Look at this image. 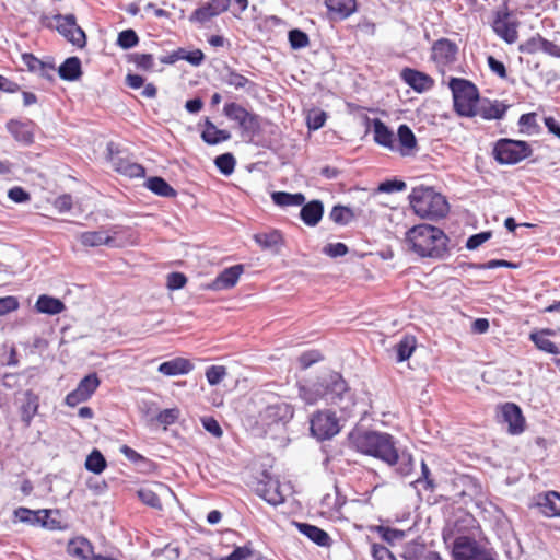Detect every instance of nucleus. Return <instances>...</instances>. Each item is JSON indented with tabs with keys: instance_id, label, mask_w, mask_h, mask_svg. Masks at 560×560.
<instances>
[{
	"instance_id": "a878e982",
	"label": "nucleus",
	"mask_w": 560,
	"mask_h": 560,
	"mask_svg": "<svg viewBox=\"0 0 560 560\" xmlns=\"http://www.w3.org/2000/svg\"><path fill=\"white\" fill-rule=\"evenodd\" d=\"M324 214V206L319 200H312L302 205L300 217L308 226H315L322 220Z\"/></svg>"
},
{
	"instance_id": "f3484780",
	"label": "nucleus",
	"mask_w": 560,
	"mask_h": 560,
	"mask_svg": "<svg viewBox=\"0 0 560 560\" xmlns=\"http://www.w3.org/2000/svg\"><path fill=\"white\" fill-rule=\"evenodd\" d=\"M418 148L417 139L412 130L407 125H400L397 130V139H394L393 152L401 156H411Z\"/></svg>"
},
{
	"instance_id": "09e8293b",
	"label": "nucleus",
	"mask_w": 560,
	"mask_h": 560,
	"mask_svg": "<svg viewBox=\"0 0 560 560\" xmlns=\"http://www.w3.org/2000/svg\"><path fill=\"white\" fill-rule=\"evenodd\" d=\"M46 512L47 517H39L40 521L38 522V525L50 530L62 529L63 526L61 521L57 518V516H59V511L46 509Z\"/></svg>"
},
{
	"instance_id": "4c0bfd02",
	"label": "nucleus",
	"mask_w": 560,
	"mask_h": 560,
	"mask_svg": "<svg viewBox=\"0 0 560 560\" xmlns=\"http://www.w3.org/2000/svg\"><path fill=\"white\" fill-rule=\"evenodd\" d=\"M272 200L276 205L281 207L302 206L305 201L303 194H290L285 191H276L272 194Z\"/></svg>"
},
{
	"instance_id": "9b49d317",
	"label": "nucleus",
	"mask_w": 560,
	"mask_h": 560,
	"mask_svg": "<svg viewBox=\"0 0 560 560\" xmlns=\"http://www.w3.org/2000/svg\"><path fill=\"white\" fill-rule=\"evenodd\" d=\"M58 21L57 31L65 36L71 44L83 48L86 44L84 31L77 25L75 18L72 14L56 15Z\"/></svg>"
},
{
	"instance_id": "79ce46f5",
	"label": "nucleus",
	"mask_w": 560,
	"mask_h": 560,
	"mask_svg": "<svg viewBox=\"0 0 560 560\" xmlns=\"http://www.w3.org/2000/svg\"><path fill=\"white\" fill-rule=\"evenodd\" d=\"M107 467V463L103 454L98 450H93L86 457L85 468L94 474H101Z\"/></svg>"
},
{
	"instance_id": "338daca9",
	"label": "nucleus",
	"mask_w": 560,
	"mask_h": 560,
	"mask_svg": "<svg viewBox=\"0 0 560 560\" xmlns=\"http://www.w3.org/2000/svg\"><path fill=\"white\" fill-rule=\"evenodd\" d=\"M178 416L179 410L177 408L164 409L158 415L156 419L160 423L170 425L177 420Z\"/></svg>"
},
{
	"instance_id": "864d4df0",
	"label": "nucleus",
	"mask_w": 560,
	"mask_h": 560,
	"mask_svg": "<svg viewBox=\"0 0 560 560\" xmlns=\"http://www.w3.org/2000/svg\"><path fill=\"white\" fill-rule=\"evenodd\" d=\"M212 8L207 3L198 9H196L192 14L189 16V21L192 23H205L209 21L211 18L217 16Z\"/></svg>"
},
{
	"instance_id": "7ed1b4c3",
	"label": "nucleus",
	"mask_w": 560,
	"mask_h": 560,
	"mask_svg": "<svg viewBox=\"0 0 560 560\" xmlns=\"http://www.w3.org/2000/svg\"><path fill=\"white\" fill-rule=\"evenodd\" d=\"M409 199L415 213L422 219L439 220L450 211L446 198L431 187L412 188Z\"/></svg>"
},
{
	"instance_id": "69168bd1",
	"label": "nucleus",
	"mask_w": 560,
	"mask_h": 560,
	"mask_svg": "<svg viewBox=\"0 0 560 560\" xmlns=\"http://www.w3.org/2000/svg\"><path fill=\"white\" fill-rule=\"evenodd\" d=\"M19 301L15 296L8 295L0 298V315H5L19 308Z\"/></svg>"
},
{
	"instance_id": "2eb2a0df",
	"label": "nucleus",
	"mask_w": 560,
	"mask_h": 560,
	"mask_svg": "<svg viewBox=\"0 0 560 560\" xmlns=\"http://www.w3.org/2000/svg\"><path fill=\"white\" fill-rule=\"evenodd\" d=\"M502 420L508 423V431L512 435H517L525 430V418L522 409L514 402H505L500 407Z\"/></svg>"
},
{
	"instance_id": "58836bf2",
	"label": "nucleus",
	"mask_w": 560,
	"mask_h": 560,
	"mask_svg": "<svg viewBox=\"0 0 560 560\" xmlns=\"http://www.w3.org/2000/svg\"><path fill=\"white\" fill-rule=\"evenodd\" d=\"M201 138L208 144H217L228 140L230 135L225 130L218 129L213 124L207 122L201 133Z\"/></svg>"
},
{
	"instance_id": "8fccbe9b",
	"label": "nucleus",
	"mask_w": 560,
	"mask_h": 560,
	"mask_svg": "<svg viewBox=\"0 0 560 560\" xmlns=\"http://www.w3.org/2000/svg\"><path fill=\"white\" fill-rule=\"evenodd\" d=\"M214 164L222 174L230 175L234 172L235 159L231 153H224L215 158Z\"/></svg>"
},
{
	"instance_id": "1a4fd4ad",
	"label": "nucleus",
	"mask_w": 560,
	"mask_h": 560,
	"mask_svg": "<svg viewBox=\"0 0 560 560\" xmlns=\"http://www.w3.org/2000/svg\"><path fill=\"white\" fill-rule=\"evenodd\" d=\"M127 231H129V229L115 225L108 231L101 229L97 231L82 232L79 234L78 240L85 247H97L102 245L114 246L116 236Z\"/></svg>"
},
{
	"instance_id": "f704fd0d",
	"label": "nucleus",
	"mask_w": 560,
	"mask_h": 560,
	"mask_svg": "<svg viewBox=\"0 0 560 560\" xmlns=\"http://www.w3.org/2000/svg\"><path fill=\"white\" fill-rule=\"evenodd\" d=\"M417 348V339L413 335H405L395 346L397 361L404 362L408 360Z\"/></svg>"
},
{
	"instance_id": "7c9ffc66",
	"label": "nucleus",
	"mask_w": 560,
	"mask_h": 560,
	"mask_svg": "<svg viewBox=\"0 0 560 560\" xmlns=\"http://www.w3.org/2000/svg\"><path fill=\"white\" fill-rule=\"evenodd\" d=\"M553 331L551 329H541L539 331H533L529 335V339L535 343V346L547 353L558 354L559 348L556 346L553 341H551L548 336L552 335Z\"/></svg>"
},
{
	"instance_id": "0eeeda50",
	"label": "nucleus",
	"mask_w": 560,
	"mask_h": 560,
	"mask_svg": "<svg viewBox=\"0 0 560 560\" xmlns=\"http://www.w3.org/2000/svg\"><path fill=\"white\" fill-rule=\"evenodd\" d=\"M225 115L234 127L242 131V135L253 137L259 131L260 124L258 116L248 112L246 107H224Z\"/></svg>"
},
{
	"instance_id": "c03bdc74",
	"label": "nucleus",
	"mask_w": 560,
	"mask_h": 560,
	"mask_svg": "<svg viewBox=\"0 0 560 560\" xmlns=\"http://www.w3.org/2000/svg\"><path fill=\"white\" fill-rule=\"evenodd\" d=\"M221 78L225 84H228L230 86H234L235 89L245 88L247 84H249V80L247 78H245L244 75H242L240 73L234 72L230 68H226L222 72Z\"/></svg>"
},
{
	"instance_id": "ea45409f",
	"label": "nucleus",
	"mask_w": 560,
	"mask_h": 560,
	"mask_svg": "<svg viewBox=\"0 0 560 560\" xmlns=\"http://www.w3.org/2000/svg\"><path fill=\"white\" fill-rule=\"evenodd\" d=\"M427 550L424 542L412 540L405 545L401 556L405 560H423Z\"/></svg>"
},
{
	"instance_id": "412c9836",
	"label": "nucleus",
	"mask_w": 560,
	"mask_h": 560,
	"mask_svg": "<svg viewBox=\"0 0 560 560\" xmlns=\"http://www.w3.org/2000/svg\"><path fill=\"white\" fill-rule=\"evenodd\" d=\"M7 128L16 141L26 145L34 142L35 125L32 121L12 119L7 124Z\"/></svg>"
},
{
	"instance_id": "e433bc0d",
	"label": "nucleus",
	"mask_w": 560,
	"mask_h": 560,
	"mask_svg": "<svg viewBox=\"0 0 560 560\" xmlns=\"http://www.w3.org/2000/svg\"><path fill=\"white\" fill-rule=\"evenodd\" d=\"M14 516L22 523L38 525L39 517H47L46 509L33 511L24 506H20L14 511Z\"/></svg>"
},
{
	"instance_id": "de8ad7c7",
	"label": "nucleus",
	"mask_w": 560,
	"mask_h": 560,
	"mask_svg": "<svg viewBox=\"0 0 560 560\" xmlns=\"http://www.w3.org/2000/svg\"><path fill=\"white\" fill-rule=\"evenodd\" d=\"M178 58L185 59L186 61H188L189 63H191L194 66H199L203 61L205 55L201 50L196 49V50L190 51L187 55H183V56H179L178 54L168 56L166 58H163L162 62L172 63L175 60H177Z\"/></svg>"
},
{
	"instance_id": "6e6d98bb",
	"label": "nucleus",
	"mask_w": 560,
	"mask_h": 560,
	"mask_svg": "<svg viewBox=\"0 0 560 560\" xmlns=\"http://www.w3.org/2000/svg\"><path fill=\"white\" fill-rule=\"evenodd\" d=\"M376 530L384 540L390 544L405 537V532L396 528L378 526Z\"/></svg>"
},
{
	"instance_id": "9d476101",
	"label": "nucleus",
	"mask_w": 560,
	"mask_h": 560,
	"mask_svg": "<svg viewBox=\"0 0 560 560\" xmlns=\"http://www.w3.org/2000/svg\"><path fill=\"white\" fill-rule=\"evenodd\" d=\"M448 86L453 94V105H474L479 100L477 86L466 79L452 78Z\"/></svg>"
},
{
	"instance_id": "c9c22d12",
	"label": "nucleus",
	"mask_w": 560,
	"mask_h": 560,
	"mask_svg": "<svg viewBox=\"0 0 560 560\" xmlns=\"http://www.w3.org/2000/svg\"><path fill=\"white\" fill-rule=\"evenodd\" d=\"M328 10L339 18H348L355 10V0H326Z\"/></svg>"
},
{
	"instance_id": "a211bd4d",
	"label": "nucleus",
	"mask_w": 560,
	"mask_h": 560,
	"mask_svg": "<svg viewBox=\"0 0 560 560\" xmlns=\"http://www.w3.org/2000/svg\"><path fill=\"white\" fill-rule=\"evenodd\" d=\"M38 409L39 395L32 389L25 390L19 406L21 421L25 428L31 427L34 417L38 413Z\"/></svg>"
},
{
	"instance_id": "bb28decb",
	"label": "nucleus",
	"mask_w": 560,
	"mask_h": 560,
	"mask_svg": "<svg viewBox=\"0 0 560 560\" xmlns=\"http://www.w3.org/2000/svg\"><path fill=\"white\" fill-rule=\"evenodd\" d=\"M289 413V406L285 402H277L267 406L261 412V420L267 424L271 425L285 419Z\"/></svg>"
},
{
	"instance_id": "a19ab883",
	"label": "nucleus",
	"mask_w": 560,
	"mask_h": 560,
	"mask_svg": "<svg viewBox=\"0 0 560 560\" xmlns=\"http://www.w3.org/2000/svg\"><path fill=\"white\" fill-rule=\"evenodd\" d=\"M218 560H260L257 552L252 548L250 542L236 547L229 556L221 557Z\"/></svg>"
},
{
	"instance_id": "c85d7f7f",
	"label": "nucleus",
	"mask_w": 560,
	"mask_h": 560,
	"mask_svg": "<svg viewBox=\"0 0 560 560\" xmlns=\"http://www.w3.org/2000/svg\"><path fill=\"white\" fill-rule=\"evenodd\" d=\"M373 137L374 141L378 145H382L393 152L395 135L380 119H375L373 122Z\"/></svg>"
},
{
	"instance_id": "ddd939ff",
	"label": "nucleus",
	"mask_w": 560,
	"mask_h": 560,
	"mask_svg": "<svg viewBox=\"0 0 560 560\" xmlns=\"http://www.w3.org/2000/svg\"><path fill=\"white\" fill-rule=\"evenodd\" d=\"M113 147V142L107 145L108 161L117 173L130 178H140L145 175V168L141 164L135 163L118 154H114Z\"/></svg>"
},
{
	"instance_id": "3c124183",
	"label": "nucleus",
	"mask_w": 560,
	"mask_h": 560,
	"mask_svg": "<svg viewBox=\"0 0 560 560\" xmlns=\"http://www.w3.org/2000/svg\"><path fill=\"white\" fill-rule=\"evenodd\" d=\"M330 219L337 224H347L352 218V211L343 206H335L330 211Z\"/></svg>"
},
{
	"instance_id": "603ef678",
	"label": "nucleus",
	"mask_w": 560,
	"mask_h": 560,
	"mask_svg": "<svg viewBox=\"0 0 560 560\" xmlns=\"http://www.w3.org/2000/svg\"><path fill=\"white\" fill-rule=\"evenodd\" d=\"M289 42L293 49L305 48L310 44L307 34L298 28L289 32Z\"/></svg>"
},
{
	"instance_id": "bf43d9fd",
	"label": "nucleus",
	"mask_w": 560,
	"mask_h": 560,
	"mask_svg": "<svg viewBox=\"0 0 560 560\" xmlns=\"http://www.w3.org/2000/svg\"><path fill=\"white\" fill-rule=\"evenodd\" d=\"M54 207L58 212H69L73 207L72 196L69 194L60 195L54 200Z\"/></svg>"
},
{
	"instance_id": "cd10ccee",
	"label": "nucleus",
	"mask_w": 560,
	"mask_h": 560,
	"mask_svg": "<svg viewBox=\"0 0 560 560\" xmlns=\"http://www.w3.org/2000/svg\"><path fill=\"white\" fill-rule=\"evenodd\" d=\"M65 308L66 306L61 300L46 294L39 295L35 303L36 312L42 314L57 315Z\"/></svg>"
},
{
	"instance_id": "f257e3e1",
	"label": "nucleus",
	"mask_w": 560,
	"mask_h": 560,
	"mask_svg": "<svg viewBox=\"0 0 560 560\" xmlns=\"http://www.w3.org/2000/svg\"><path fill=\"white\" fill-rule=\"evenodd\" d=\"M405 241L409 250L421 258L441 260L450 255L448 236L440 228L430 224L422 223L410 228Z\"/></svg>"
},
{
	"instance_id": "4be33fe9",
	"label": "nucleus",
	"mask_w": 560,
	"mask_h": 560,
	"mask_svg": "<svg viewBox=\"0 0 560 560\" xmlns=\"http://www.w3.org/2000/svg\"><path fill=\"white\" fill-rule=\"evenodd\" d=\"M195 369L194 363L186 358L176 357L172 360L161 363L158 371L165 376L185 375Z\"/></svg>"
},
{
	"instance_id": "b1692460",
	"label": "nucleus",
	"mask_w": 560,
	"mask_h": 560,
	"mask_svg": "<svg viewBox=\"0 0 560 560\" xmlns=\"http://www.w3.org/2000/svg\"><path fill=\"white\" fill-rule=\"evenodd\" d=\"M68 553L81 560H96L92 544L84 537H75L68 542Z\"/></svg>"
},
{
	"instance_id": "4d7b16f0",
	"label": "nucleus",
	"mask_w": 560,
	"mask_h": 560,
	"mask_svg": "<svg viewBox=\"0 0 560 560\" xmlns=\"http://www.w3.org/2000/svg\"><path fill=\"white\" fill-rule=\"evenodd\" d=\"M407 187L406 183L399 179H388L378 185L377 190L381 192L392 194L402 191Z\"/></svg>"
},
{
	"instance_id": "37998d69",
	"label": "nucleus",
	"mask_w": 560,
	"mask_h": 560,
	"mask_svg": "<svg viewBox=\"0 0 560 560\" xmlns=\"http://www.w3.org/2000/svg\"><path fill=\"white\" fill-rule=\"evenodd\" d=\"M326 118V113L319 107H311L306 114L307 127L312 130H317L324 126Z\"/></svg>"
},
{
	"instance_id": "0e129e2a",
	"label": "nucleus",
	"mask_w": 560,
	"mask_h": 560,
	"mask_svg": "<svg viewBox=\"0 0 560 560\" xmlns=\"http://www.w3.org/2000/svg\"><path fill=\"white\" fill-rule=\"evenodd\" d=\"M8 197L16 203L27 202L31 199V195L20 186L9 189Z\"/></svg>"
},
{
	"instance_id": "20e7f679",
	"label": "nucleus",
	"mask_w": 560,
	"mask_h": 560,
	"mask_svg": "<svg viewBox=\"0 0 560 560\" xmlns=\"http://www.w3.org/2000/svg\"><path fill=\"white\" fill-rule=\"evenodd\" d=\"M530 154V145L520 140L500 139L493 148V158L500 164H516Z\"/></svg>"
},
{
	"instance_id": "e2e57ef3",
	"label": "nucleus",
	"mask_w": 560,
	"mask_h": 560,
	"mask_svg": "<svg viewBox=\"0 0 560 560\" xmlns=\"http://www.w3.org/2000/svg\"><path fill=\"white\" fill-rule=\"evenodd\" d=\"M491 237V232H480L477 234L471 235L467 242L466 247L469 250H474L478 248L480 245H482L485 242H487Z\"/></svg>"
},
{
	"instance_id": "774afa93",
	"label": "nucleus",
	"mask_w": 560,
	"mask_h": 560,
	"mask_svg": "<svg viewBox=\"0 0 560 560\" xmlns=\"http://www.w3.org/2000/svg\"><path fill=\"white\" fill-rule=\"evenodd\" d=\"M372 555L375 560H396L394 555L385 546L374 544Z\"/></svg>"
},
{
	"instance_id": "6ab92c4d",
	"label": "nucleus",
	"mask_w": 560,
	"mask_h": 560,
	"mask_svg": "<svg viewBox=\"0 0 560 560\" xmlns=\"http://www.w3.org/2000/svg\"><path fill=\"white\" fill-rule=\"evenodd\" d=\"M243 272L244 266L242 264L225 268L217 276L209 288L217 291L232 289L236 285Z\"/></svg>"
},
{
	"instance_id": "39448f33",
	"label": "nucleus",
	"mask_w": 560,
	"mask_h": 560,
	"mask_svg": "<svg viewBox=\"0 0 560 560\" xmlns=\"http://www.w3.org/2000/svg\"><path fill=\"white\" fill-rule=\"evenodd\" d=\"M454 560H494L492 553L474 538L459 536L453 545Z\"/></svg>"
},
{
	"instance_id": "052dcab7",
	"label": "nucleus",
	"mask_w": 560,
	"mask_h": 560,
	"mask_svg": "<svg viewBox=\"0 0 560 560\" xmlns=\"http://www.w3.org/2000/svg\"><path fill=\"white\" fill-rule=\"evenodd\" d=\"M201 423L205 430L211 433L213 436L221 438L223 435L221 425L213 417H203L201 419Z\"/></svg>"
},
{
	"instance_id": "72a5a7b5",
	"label": "nucleus",
	"mask_w": 560,
	"mask_h": 560,
	"mask_svg": "<svg viewBox=\"0 0 560 560\" xmlns=\"http://www.w3.org/2000/svg\"><path fill=\"white\" fill-rule=\"evenodd\" d=\"M63 80L74 81L81 75V61L78 57H69L58 69Z\"/></svg>"
},
{
	"instance_id": "5701e85b",
	"label": "nucleus",
	"mask_w": 560,
	"mask_h": 560,
	"mask_svg": "<svg viewBox=\"0 0 560 560\" xmlns=\"http://www.w3.org/2000/svg\"><path fill=\"white\" fill-rule=\"evenodd\" d=\"M400 75L402 80L417 92L427 91L433 85V80L431 77L410 68H405Z\"/></svg>"
},
{
	"instance_id": "5fc2aeb1",
	"label": "nucleus",
	"mask_w": 560,
	"mask_h": 560,
	"mask_svg": "<svg viewBox=\"0 0 560 560\" xmlns=\"http://www.w3.org/2000/svg\"><path fill=\"white\" fill-rule=\"evenodd\" d=\"M139 42L138 35L133 30H125L119 33L117 43L120 47L129 49Z\"/></svg>"
},
{
	"instance_id": "680f3d73",
	"label": "nucleus",
	"mask_w": 560,
	"mask_h": 560,
	"mask_svg": "<svg viewBox=\"0 0 560 560\" xmlns=\"http://www.w3.org/2000/svg\"><path fill=\"white\" fill-rule=\"evenodd\" d=\"M520 126L522 131H526L528 133L534 132L538 127L536 121V114L528 113L522 115L520 118Z\"/></svg>"
},
{
	"instance_id": "13d9d810",
	"label": "nucleus",
	"mask_w": 560,
	"mask_h": 560,
	"mask_svg": "<svg viewBox=\"0 0 560 560\" xmlns=\"http://www.w3.org/2000/svg\"><path fill=\"white\" fill-rule=\"evenodd\" d=\"M187 283V277L182 272H171L167 275L166 287L170 290H179Z\"/></svg>"
},
{
	"instance_id": "393cba45",
	"label": "nucleus",
	"mask_w": 560,
	"mask_h": 560,
	"mask_svg": "<svg viewBox=\"0 0 560 560\" xmlns=\"http://www.w3.org/2000/svg\"><path fill=\"white\" fill-rule=\"evenodd\" d=\"M493 30L508 43H514L517 39L516 24L510 20L509 14H498L493 22Z\"/></svg>"
},
{
	"instance_id": "6e6552de",
	"label": "nucleus",
	"mask_w": 560,
	"mask_h": 560,
	"mask_svg": "<svg viewBox=\"0 0 560 560\" xmlns=\"http://www.w3.org/2000/svg\"><path fill=\"white\" fill-rule=\"evenodd\" d=\"M101 384V380L98 378L96 373H91L84 376L75 389L70 392L66 398L65 404L69 407H75L81 402L89 400L92 395L96 392Z\"/></svg>"
},
{
	"instance_id": "a18cd8bd",
	"label": "nucleus",
	"mask_w": 560,
	"mask_h": 560,
	"mask_svg": "<svg viewBox=\"0 0 560 560\" xmlns=\"http://www.w3.org/2000/svg\"><path fill=\"white\" fill-rule=\"evenodd\" d=\"M397 460L393 466H397L396 471L401 476H408L413 469V458L409 453L397 451Z\"/></svg>"
},
{
	"instance_id": "dca6fc26",
	"label": "nucleus",
	"mask_w": 560,
	"mask_h": 560,
	"mask_svg": "<svg viewBox=\"0 0 560 560\" xmlns=\"http://www.w3.org/2000/svg\"><path fill=\"white\" fill-rule=\"evenodd\" d=\"M166 492H172L171 488L163 482L155 481L141 487L137 491V495L143 504L152 509L162 510L163 505L160 500V493Z\"/></svg>"
},
{
	"instance_id": "f03ea898",
	"label": "nucleus",
	"mask_w": 560,
	"mask_h": 560,
	"mask_svg": "<svg viewBox=\"0 0 560 560\" xmlns=\"http://www.w3.org/2000/svg\"><path fill=\"white\" fill-rule=\"evenodd\" d=\"M348 441L355 452L377 458L388 466H393L398 458L396 442L389 433L355 429L349 433Z\"/></svg>"
},
{
	"instance_id": "49530a36",
	"label": "nucleus",
	"mask_w": 560,
	"mask_h": 560,
	"mask_svg": "<svg viewBox=\"0 0 560 560\" xmlns=\"http://www.w3.org/2000/svg\"><path fill=\"white\" fill-rule=\"evenodd\" d=\"M206 378L211 386L220 384L228 375L224 365H210L206 369Z\"/></svg>"
},
{
	"instance_id": "2f4dec72",
	"label": "nucleus",
	"mask_w": 560,
	"mask_h": 560,
	"mask_svg": "<svg viewBox=\"0 0 560 560\" xmlns=\"http://www.w3.org/2000/svg\"><path fill=\"white\" fill-rule=\"evenodd\" d=\"M254 241L262 249H278L284 243L282 234L277 230L257 233L254 235Z\"/></svg>"
},
{
	"instance_id": "aec40b11",
	"label": "nucleus",
	"mask_w": 560,
	"mask_h": 560,
	"mask_svg": "<svg viewBox=\"0 0 560 560\" xmlns=\"http://www.w3.org/2000/svg\"><path fill=\"white\" fill-rule=\"evenodd\" d=\"M536 506L547 517L560 516V492L550 490L539 493L536 498Z\"/></svg>"
},
{
	"instance_id": "473e14b6",
	"label": "nucleus",
	"mask_w": 560,
	"mask_h": 560,
	"mask_svg": "<svg viewBox=\"0 0 560 560\" xmlns=\"http://www.w3.org/2000/svg\"><path fill=\"white\" fill-rule=\"evenodd\" d=\"M145 187L158 196L174 198L177 191L162 177L153 176L147 179Z\"/></svg>"
},
{
	"instance_id": "f8f14e48",
	"label": "nucleus",
	"mask_w": 560,
	"mask_h": 560,
	"mask_svg": "<svg viewBox=\"0 0 560 560\" xmlns=\"http://www.w3.org/2000/svg\"><path fill=\"white\" fill-rule=\"evenodd\" d=\"M255 491L271 505L282 504L285 500L279 480L269 475H264L262 479L257 481Z\"/></svg>"
},
{
	"instance_id": "c756f323",
	"label": "nucleus",
	"mask_w": 560,
	"mask_h": 560,
	"mask_svg": "<svg viewBox=\"0 0 560 560\" xmlns=\"http://www.w3.org/2000/svg\"><path fill=\"white\" fill-rule=\"evenodd\" d=\"M300 533L310 538L313 542L320 547H327L330 545L329 535L322 528L311 525L307 523H298L296 524Z\"/></svg>"
},
{
	"instance_id": "423d86ee",
	"label": "nucleus",
	"mask_w": 560,
	"mask_h": 560,
	"mask_svg": "<svg viewBox=\"0 0 560 560\" xmlns=\"http://www.w3.org/2000/svg\"><path fill=\"white\" fill-rule=\"evenodd\" d=\"M339 431V421L335 412L318 411L311 419V432L320 441L331 439Z\"/></svg>"
},
{
	"instance_id": "4468645a",
	"label": "nucleus",
	"mask_w": 560,
	"mask_h": 560,
	"mask_svg": "<svg viewBox=\"0 0 560 560\" xmlns=\"http://www.w3.org/2000/svg\"><path fill=\"white\" fill-rule=\"evenodd\" d=\"M431 50V58L438 66H448L457 60L458 46L448 38L434 42Z\"/></svg>"
}]
</instances>
